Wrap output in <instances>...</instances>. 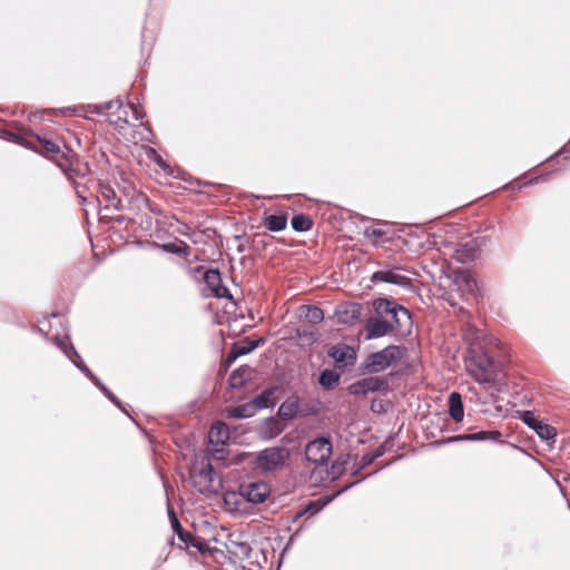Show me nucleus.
Wrapping results in <instances>:
<instances>
[{"mask_svg":"<svg viewBox=\"0 0 570 570\" xmlns=\"http://www.w3.org/2000/svg\"><path fill=\"white\" fill-rule=\"evenodd\" d=\"M394 324L390 318L371 317L367 320L365 330L366 338H377L386 335L394 328Z\"/></svg>","mask_w":570,"mask_h":570,"instance_id":"12","label":"nucleus"},{"mask_svg":"<svg viewBox=\"0 0 570 570\" xmlns=\"http://www.w3.org/2000/svg\"><path fill=\"white\" fill-rule=\"evenodd\" d=\"M382 386L383 382L380 379L366 377L350 385L348 390L352 394L361 395L379 391Z\"/></svg>","mask_w":570,"mask_h":570,"instance_id":"15","label":"nucleus"},{"mask_svg":"<svg viewBox=\"0 0 570 570\" xmlns=\"http://www.w3.org/2000/svg\"><path fill=\"white\" fill-rule=\"evenodd\" d=\"M250 379V368L245 366V367H239L237 370H235L230 376H229V385L233 387V389H239L242 387L245 382L247 380Z\"/></svg>","mask_w":570,"mask_h":570,"instance_id":"20","label":"nucleus"},{"mask_svg":"<svg viewBox=\"0 0 570 570\" xmlns=\"http://www.w3.org/2000/svg\"><path fill=\"white\" fill-rule=\"evenodd\" d=\"M42 147L47 154H58L60 151L59 146L50 140H41Z\"/></svg>","mask_w":570,"mask_h":570,"instance_id":"31","label":"nucleus"},{"mask_svg":"<svg viewBox=\"0 0 570 570\" xmlns=\"http://www.w3.org/2000/svg\"><path fill=\"white\" fill-rule=\"evenodd\" d=\"M104 195L105 197L110 200V205L114 206V207H117L118 206V202L116 200V196H115V193L114 190L111 189H106L104 191Z\"/></svg>","mask_w":570,"mask_h":570,"instance_id":"32","label":"nucleus"},{"mask_svg":"<svg viewBox=\"0 0 570 570\" xmlns=\"http://www.w3.org/2000/svg\"><path fill=\"white\" fill-rule=\"evenodd\" d=\"M385 234L380 227L370 226L364 230V236L370 239L373 244L377 243V239L381 238Z\"/></svg>","mask_w":570,"mask_h":570,"instance_id":"28","label":"nucleus"},{"mask_svg":"<svg viewBox=\"0 0 570 570\" xmlns=\"http://www.w3.org/2000/svg\"><path fill=\"white\" fill-rule=\"evenodd\" d=\"M271 494V488L265 482H254L247 485H243L239 490V493L227 492L224 497L225 503L237 504L239 497L245 499L250 503H262L264 502Z\"/></svg>","mask_w":570,"mask_h":570,"instance_id":"2","label":"nucleus"},{"mask_svg":"<svg viewBox=\"0 0 570 570\" xmlns=\"http://www.w3.org/2000/svg\"><path fill=\"white\" fill-rule=\"evenodd\" d=\"M289 453L283 448H269L256 454L254 468L261 472H272L281 469L288 460Z\"/></svg>","mask_w":570,"mask_h":570,"instance_id":"3","label":"nucleus"},{"mask_svg":"<svg viewBox=\"0 0 570 570\" xmlns=\"http://www.w3.org/2000/svg\"><path fill=\"white\" fill-rule=\"evenodd\" d=\"M128 109L131 111V118L134 120H139L144 117V112L138 104L130 102L128 105Z\"/></svg>","mask_w":570,"mask_h":570,"instance_id":"30","label":"nucleus"},{"mask_svg":"<svg viewBox=\"0 0 570 570\" xmlns=\"http://www.w3.org/2000/svg\"><path fill=\"white\" fill-rule=\"evenodd\" d=\"M466 371L480 384H494L497 372L493 362L487 355L472 354L465 361Z\"/></svg>","mask_w":570,"mask_h":570,"instance_id":"1","label":"nucleus"},{"mask_svg":"<svg viewBox=\"0 0 570 570\" xmlns=\"http://www.w3.org/2000/svg\"><path fill=\"white\" fill-rule=\"evenodd\" d=\"M302 315L312 323H318L324 318V313L316 306H303Z\"/></svg>","mask_w":570,"mask_h":570,"instance_id":"22","label":"nucleus"},{"mask_svg":"<svg viewBox=\"0 0 570 570\" xmlns=\"http://www.w3.org/2000/svg\"><path fill=\"white\" fill-rule=\"evenodd\" d=\"M340 380V375L331 370H325L321 373L320 383L322 386L330 389Z\"/></svg>","mask_w":570,"mask_h":570,"instance_id":"25","label":"nucleus"},{"mask_svg":"<svg viewBox=\"0 0 570 570\" xmlns=\"http://www.w3.org/2000/svg\"><path fill=\"white\" fill-rule=\"evenodd\" d=\"M208 439L213 445H223L230 439V431L225 423L216 422L209 431Z\"/></svg>","mask_w":570,"mask_h":570,"instance_id":"17","label":"nucleus"},{"mask_svg":"<svg viewBox=\"0 0 570 570\" xmlns=\"http://www.w3.org/2000/svg\"><path fill=\"white\" fill-rule=\"evenodd\" d=\"M402 357V351L397 346H387L382 351L371 354L364 368L370 373L382 372Z\"/></svg>","mask_w":570,"mask_h":570,"instance_id":"5","label":"nucleus"},{"mask_svg":"<svg viewBox=\"0 0 570 570\" xmlns=\"http://www.w3.org/2000/svg\"><path fill=\"white\" fill-rule=\"evenodd\" d=\"M305 454L308 461L325 464L332 454V444L327 439H316L306 445Z\"/></svg>","mask_w":570,"mask_h":570,"instance_id":"8","label":"nucleus"},{"mask_svg":"<svg viewBox=\"0 0 570 570\" xmlns=\"http://www.w3.org/2000/svg\"><path fill=\"white\" fill-rule=\"evenodd\" d=\"M287 219L283 215H271L266 218L265 225L269 230L279 232L286 227Z\"/></svg>","mask_w":570,"mask_h":570,"instance_id":"21","label":"nucleus"},{"mask_svg":"<svg viewBox=\"0 0 570 570\" xmlns=\"http://www.w3.org/2000/svg\"><path fill=\"white\" fill-rule=\"evenodd\" d=\"M273 394V391H265L255 397L250 403L228 410V414L238 419L253 416L256 410L274 405L275 400Z\"/></svg>","mask_w":570,"mask_h":570,"instance_id":"6","label":"nucleus"},{"mask_svg":"<svg viewBox=\"0 0 570 570\" xmlns=\"http://www.w3.org/2000/svg\"><path fill=\"white\" fill-rule=\"evenodd\" d=\"M450 415L455 422H460L463 419V404L461 395L456 392L450 394L449 397Z\"/></svg>","mask_w":570,"mask_h":570,"instance_id":"19","label":"nucleus"},{"mask_svg":"<svg viewBox=\"0 0 570 570\" xmlns=\"http://www.w3.org/2000/svg\"><path fill=\"white\" fill-rule=\"evenodd\" d=\"M257 346V343L253 341L242 342L239 344H235L230 351V354L228 355L226 363L227 365H230L238 356L245 355L250 353L255 347Z\"/></svg>","mask_w":570,"mask_h":570,"instance_id":"18","label":"nucleus"},{"mask_svg":"<svg viewBox=\"0 0 570 570\" xmlns=\"http://www.w3.org/2000/svg\"><path fill=\"white\" fill-rule=\"evenodd\" d=\"M114 106H117V109H118V117L117 119H112L111 118V121L114 124H116L118 127H122L120 122H124V124H129L130 122V119L127 117V110L124 109V106L120 101H115V102H109L108 104V109H111Z\"/></svg>","mask_w":570,"mask_h":570,"instance_id":"24","label":"nucleus"},{"mask_svg":"<svg viewBox=\"0 0 570 570\" xmlns=\"http://www.w3.org/2000/svg\"><path fill=\"white\" fill-rule=\"evenodd\" d=\"M454 285L458 291L465 294L474 292L476 287L475 281L468 271L459 269L453 273Z\"/></svg>","mask_w":570,"mask_h":570,"instance_id":"16","label":"nucleus"},{"mask_svg":"<svg viewBox=\"0 0 570 570\" xmlns=\"http://www.w3.org/2000/svg\"><path fill=\"white\" fill-rule=\"evenodd\" d=\"M292 226L295 230L305 232L311 228L312 222L308 217L298 215L292 218Z\"/></svg>","mask_w":570,"mask_h":570,"instance_id":"26","label":"nucleus"},{"mask_svg":"<svg viewBox=\"0 0 570 570\" xmlns=\"http://www.w3.org/2000/svg\"><path fill=\"white\" fill-rule=\"evenodd\" d=\"M57 345L65 352V354L75 363L77 367H79L87 376H89L94 383L100 387V390L116 404L118 401L116 397L98 381V379L90 372V370L82 364V362L78 361L80 358L78 353L72 346H69L65 341L57 340Z\"/></svg>","mask_w":570,"mask_h":570,"instance_id":"9","label":"nucleus"},{"mask_svg":"<svg viewBox=\"0 0 570 570\" xmlns=\"http://www.w3.org/2000/svg\"><path fill=\"white\" fill-rule=\"evenodd\" d=\"M374 309L377 317L390 318L396 326L411 324V316L409 311L389 299H376L374 302Z\"/></svg>","mask_w":570,"mask_h":570,"instance_id":"4","label":"nucleus"},{"mask_svg":"<svg viewBox=\"0 0 570 570\" xmlns=\"http://www.w3.org/2000/svg\"><path fill=\"white\" fill-rule=\"evenodd\" d=\"M190 476L193 479L194 485L200 492L215 491L214 479H213V468L207 460L203 461L200 468H198L196 464L193 465V468L190 470Z\"/></svg>","mask_w":570,"mask_h":570,"instance_id":"7","label":"nucleus"},{"mask_svg":"<svg viewBox=\"0 0 570 570\" xmlns=\"http://www.w3.org/2000/svg\"><path fill=\"white\" fill-rule=\"evenodd\" d=\"M194 547H196L198 550H203V543H196L194 541L190 542Z\"/></svg>","mask_w":570,"mask_h":570,"instance_id":"35","label":"nucleus"},{"mask_svg":"<svg viewBox=\"0 0 570 570\" xmlns=\"http://www.w3.org/2000/svg\"><path fill=\"white\" fill-rule=\"evenodd\" d=\"M361 316V306L355 303H344L337 306L336 317L342 324H354Z\"/></svg>","mask_w":570,"mask_h":570,"instance_id":"13","label":"nucleus"},{"mask_svg":"<svg viewBox=\"0 0 570 570\" xmlns=\"http://www.w3.org/2000/svg\"><path fill=\"white\" fill-rule=\"evenodd\" d=\"M204 281L213 295L216 297L228 296V289L222 284L220 274L218 271L209 269L204 274Z\"/></svg>","mask_w":570,"mask_h":570,"instance_id":"14","label":"nucleus"},{"mask_svg":"<svg viewBox=\"0 0 570 570\" xmlns=\"http://www.w3.org/2000/svg\"><path fill=\"white\" fill-rule=\"evenodd\" d=\"M521 420L532 429L540 439L549 441L554 440L557 436V431L549 424L543 423L539 419L534 416V414L530 411H525L521 415Z\"/></svg>","mask_w":570,"mask_h":570,"instance_id":"10","label":"nucleus"},{"mask_svg":"<svg viewBox=\"0 0 570 570\" xmlns=\"http://www.w3.org/2000/svg\"><path fill=\"white\" fill-rule=\"evenodd\" d=\"M279 414L282 416H289V415H292V405L287 404V403L282 404L281 407H279Z\"/></svg>","mask_w":570,"mask_h":570,"instance_id":"33","label":"nucleus"},{"mask_svg":"<svg viewBox=\"0 0 570 570\" xmlns=\"http://www.w3.org/2000/svg\"><path fill=\"white\" fill-rule=\"evenodd\" d=\"M499 438H500L499 432L491 431V432H478V433H472V434H465V435L460 436L459 439L466 440V441H482V440H488V439L497 440Z\"/></svg>","mask_w":570,"mask_h":570,"instance_id":"23","label":"nucleus"},{"mask_svg":"<svg viewBox=\"0 0 570 570\" xmlns=\"http://www.w3.org/2000/svg\"><path fill=\"white\" fill-rule=\"evenodd\" d=\"M169 514H170V517H171V524H173L174 530H175V531H177V532L179 533V530H180L179 521L177 520V518L175 517V514H174V513H171L170 511H169Z\"/></svg>","mask_w":570,"mask_h":570,"instance_id":"34","label":"nucleus"},{"mask_svg":"<svg viewBox=\"0 0 570 570\" xmlns=\"http://www.w3.org/2000/svg\"><path fill=\"white\" fill-rule=\"evenodd\" d=\"M373 277H374V279H379V281L387 282V283H400V281L402 278L400 275H397L393 272H390V271L376 272Z\"/></svg>","mask_w":570,"mask_h":570,"instance_id":"27","label":"nucleus"},{"mask_svg":"<svg viewBox=\"0 0 570 570\" xmlns=\"http://www.w3.org/2000/svg\"><path fill=\"white\" fill-rule=\"evenodd\" d=\"M328 355L334 360L338 367L353 365L356 360V352L346 344H337L328 350Z\"/></svg>","mask_w":570,"mask_h":570,"instance_id":"11","label":"nucleus"},{"mask_svg":"<svg viewBox=\"0 0 570 570\" xmlns=\"http://www.w3.org/2000/svg\"><path fill=\"white\" fill-rule=\"evenodd\" d=\"M148 157L154 160L164 171L168 173L167 164L154 149L148 150Z\"/></svg>","mask_w":570,"mask_h":570,"instance_id":"29","label":"nucleus"}]
</instances>
